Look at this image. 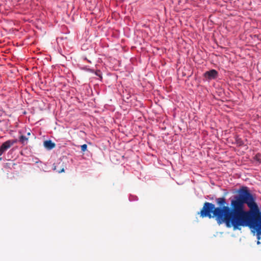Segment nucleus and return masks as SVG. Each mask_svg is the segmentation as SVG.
Wrapping results in <instances>:
<instances>
[{"instance_id":"7","label":"nucleus","mask_w":261,"mask_h":261,"mask_svg":"<svg viewBox=\"0 0 261 261\" xmlns=\"http://www.w3.org/2000/svg\"><path fill=\"white\" fill-rule=\"evenodd\" d=\"M254 160L257 161L259 163L261 164V154L257 153L254 156Z\"/></svg>"},{"instance_id":"9","label":"nucleus","mask_w":261,"mask_h":261,"mask_svg":"<svg viewBox=\"0 0 261 261\" xmlns=\"http://www.w3.org/2000/svg\"><path fill=\"white\" fill-rule=\"evenodd\" d=\"M96 74L99 76L100 77V78L101 79V76H100V71H98L96 72Z\"/></svg>"},{"instance_id":"6","label":"nucleus","mask_w":261,"mask_h":261,"mask_svg":"<svg viewBox=\"0 0 261 261\" xmlns=\"http://www.w3.org/2000/svg\"><path fill=\"white\" fill-rule=\"evenodd\" d=\"M28 140V138H27L26 137L23 136V135H21V136H20L19 137V141L22 143V144H23L24 143L25 141H27Z\"/></svg>"},{"instance_id":"11","label":"nucleus","mask_w":261,"mask_h":261,"mask_svg":"<svg viewBox=\"0 0 261 261\" xmlns=\"http://www.w3.org/2000/svg\"><path fill=\"white\" fill-rule=\"evenodd\" d=\"M30 135V133H28V135Z\"/></svg>"},{"instance_id":"3","label":"nucleus","mask_w":261,"mask_h":261,"mask_svg":"<svg viewBox=\"0 0 261 261\" xmlns=\"http://www.w3.org/2000/svg\"><path fill=\"white\" fill-rule=\"evenodd\" d=\"M64 162L60 161L54 164L53 170L58 173L64 172Z\"/></svg>"},{"instance_id":"10","label":"nucleus","mask_w":261,"mask_h":261,"mask_svg":"<svg viewBox=\"0 0 261 261\" xmlns=\"http://www.w3.org/2000/svg\"><path fill=\"white\" fill-rule=\"evenodd\" d=\"M3 154L2 152H0V156Z\"/></svg>"},{"instance_id":"8","label":"nucleus","mask_w":261,"mask_h":261,"mask_svg":"<svg viewBox=\"0 0 261 261\" xmlns=\"http://www.w3.org/2000/svg\"><path fill=\"white\" fill-rule=\"evenodd\" d=\"M87 145L86 144H83L81 146V150L82 151L84 152L87 150Z\"/></svg>"},{"instance_id":"1","label":"nucleus","mask_w":261,"mask_h":261,"mask_svg":"<svg viewBox=\"0 0 261 261\" xmlns=\"http://www.w3.org/2000/svg\"><path fill=\"white\" fill-rule=\"evenodd\" d=\"M238 195L230 199L228 206L225 197L216 198L219 205L205 202L198 213L202 218H215L218 224L224 223L226 227L238 229L239 226H248L252 233L261 236V212L256 202V196L251 193L248 188L243 186L237 191Z\"/></svg>"},{"instance_id":"5","label":"nucleus","mask_w":261,"mask_h":261,"mask_svg":"<svg viewBox=\"0 0 261 261\" xmlns=\"http://www.w3.org/2000/svg\"><path fill=\"white\" fill-rule=\"evenodd\" d=\"M44 146L48 150H51L53 149L56 144L54 142H53L51 140H46L43 143Z\"/></svg>"},{"instance_id":"12","label":"nucleus","mask_w":261,"mask_h":261,"mask_svg":"<svg viewBox=\"0 0 261 261\" xmlns=\"http://www.w3.org/2000/svg\"><path fill=\"white\" fill-rule=\"evenodd\" d=\"M2 158L1 157V158H0V161H1V160H2Z\"/></svg>"},{"instance_id":"2","label":"nucleus","mask_w":261,"mask_h":261,"mask_svg":"<svg viewBox=\"0 0 261 261\" xmlns=\"http://www.w3.org/2000/svg\"><path fill=\"white\" fill-rule=\"evenodd\" d=\"M17 140L16 139L9 140L4 142L0 147V152L3 154L7 150L9 149L12 145L16 143Z\"/></svg>"},{"instance_id":"4","label":"nucleus","mask_w":261,"mask_h":261,"mask_svg":"<svg viewBox=\"0 0 261 261\" xmlns=\"http://www.w3.org/2000/svg\"><path fill=\"white\" fill-rule=\"evenodd\" d=\"M218 75V72L215 69H212L210 71H206L204 73L205 77L209 79H215Z\"/></svg>"}]
</instances>
